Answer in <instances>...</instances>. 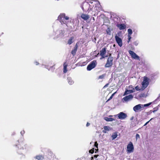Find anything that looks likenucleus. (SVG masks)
<instances>
[{
  "label": "nucleus",
  "instance_id": "473e14b6",
  "mask_svg": "<svg viewBox=\"0 0 160 160\" xmlns=\"http://www.w3.org/2000/svg\"><path fill=\"white\" fill-rule=\"evenodd\" d=\"M78 43H77L76 45H75L74 47V49H77V50L78 49Z\"/></svg>",
  "mask_w": 160,
  "mask_h": 160
},
{
  "label": "nucleus",
  "instance_id": "dca6fc26",
  "mask_svg": "<svg viewBox=\"0 0 160 160\" xmlns=\"http://www.w3.org/2000/svg\"><path fill=\"white\" fill-rule=\"evenodd\" d=\"M116 26L121 30H123L126 28V25L124 24H117Z\"/></svg>",
  "mask_w": 160,
  "mask_h": 160
},
{
  "label": "nucleus",
  "instance_id": "3c124183",
  "mask_svg": "<svg viewBox=\"0 0 160 160\" xmlns=\"http://www.w3.org/2000/svg\"><path fill=\"white\" fill-rule=\"evenodd\" d=\"M109 116L111 117H112V116L110 115V116Z\"/></svg>",
  "mask_w": 160,
  "mask_h": 160
},
{
  "label": "nucleus",
  "instance_id": "4be33fe9",
  "mask_svg": "<svg viewBox=\"0 0 160 160\" xmlns=\"http://www.w3.org/2000/svg\"><path fill=\"white\" fill-rule=\"evenodd\" d=\"M104 119L107 121L110 122V121H114L115 119L114 118H110L107 117H104Z\"/></svg>",
  "mask_w": 160,
  "mask_h": 160
},
{
  "label": "nucleus",
  "instance_id": "5701e85b",
  "mask_svg": "<svg viewBox=\"0 0 160 160\" xmlns=\"http://www.w3.org/2000/svg\"><path fill=\"white\" fill-rule=\"evenodd\" d=\"M67 65L65 63H64L63 64V72L66 73L67 71Z\"/></svg>",
  "mask_w": 160,
  "mask_h": 160
},
{
  "label": "nucleus",
  "instance_id": "c9c22d12",
  "mask_svg": "<svg viewBox=\"0 0 160 160\" xmlns=\"http://www.w3.org/2000/svg\"><path fill=\"white\" fill-rule=\"evenodd\" d=\"M136 139H137L138 138H140V135L138 134H137L136 135Z\"/></svg>",
  "mask_w": 160,
  "mask_h": 160
},
{
  "label": "nucleus",
  "instance_id": "c85d7f7f",
  "mask_svg": "<svg viewBox=\"0 0 160 160\" xmlns=\"http://www.w3.org/2000/svg\"><path fill=\"white\" fill-rule=\"evenodd\" d=\"M151 104V102L149 103L148 104L142 105L143 110L144 109V108L146 107H148Z\"/></svg>",
  "mask_w": 160,
  "mask_h": 160
},
{
  "label": "nucleus",
  "instance_id": "a18cd8bd",
  "mask_svg": "<svg viewBox=\"0 0 160 160\" xmlns=\"http://www.w3.org/2000/svg\"><path fill=\"white\" fill-rule=\"evenodd\" d=\"M108 84H107L104 86V87H107L108 85Z\"/></svg>",
  "mask_w": 160,
  "mask_h": 160
},
{
  "label": "nucleus",
  "instance_id": "b1692460",
  "mask_svg": "<svg viewBox=\"0 0 160 160\" xmlns=\"http://www.w3.org/2000/svg\"><path fill=\"white\" fill-rule=\"evenodd\" d=\"M117 136L118 134L117 133L115 132L113 133L112 136V139L114 140L117 137Z\"/></svg>",
  "mask_w": 160,
  "mask_h": 160
},
{
  "label": "nucleus",
  "instance_id": "7ed1b4c3",
  "mask_svg": "<svg viewBox=\"0 0 160 160\" xmlns=\"http://www.w3.org/2000/svg\"><path fill=\"white\" fill-rule=\"evenodd\" d=\"M69 17L66 16L64 13L61 14L58 17V19L62 24V23L66 24V22L64 21V19L66 20L69 19Z\"/></svg>",
  "mask_w": 160,
  "mask_h": 160
},
{
  "label": "nucleus",
  "instance_id": "f03ea898",
  "mask_svg": "<svg viewBox=\"0 0 160 160\" xmlns=\"http://www.w3.org/2000/svg\"><path fill=\"white\" fill-rule=\"evenodd\" d=\"M64 31L62 30H58L55 32L54 31L53 35H56L58 33L57 36L53 38V39L56 40L58 38H62L64 36Z\"/></svg>",
  "mask_w": 160,
  "mask_h": 160
},
{
  "label": "nucleus",
  "instance_id": "37998d69",
  "mask_svg": "<svg viewBox=\"0 0 160 160\" xmlns=\"http://www.w3.org/2000/svg\"><path fill=\"white\" fill-rule=\"evenodd\" d=\"M149 121H148L147 122H146V123H145V124L144 125V126H145L146 125L148 124V123L149 122Z\"/></svg>",
  "mask_w": 160,
  "mask_h": 160
},
{
  "label": "nucleus",
  "instance_id": "c756f323",
  "mask_svg": "<svg viewBox=\"0 0 160 160\" xmlns=\"http://www.w3.org/2000/svg\"><path fill=\"white\" fill-rule=\"evenodd\" d=\"M105 74H103L101 75H100L98 77V79H102L103 78L105 77Z\"/></svg>",
  "mask_w": 160,
  "mask_h": 160
},
{
  "label": "nucleus",
  "instance_id": "1a4fd4ad",
  "mask_svg": "<svg viewBox=\"0 0 160 160\" xmlns=\"http://www.w3.org/2000/svg\"><path fill=\"white\" fill-rule=\"evenodd\" d=\"M115 40L118 43V45L121 47L122 45V39L120 38L117 35H116L115 37Z\"/></svg>",
  "mask_w": 160,
  "mask_h": 160
},
{
  "label": "nucleus",
  "instance_id": "2f4dec72",
  "mask_svg": "<svg viewBox=\"0 0 160 160\" xmlns=\"http://www.w3.org/2000/svg\"><path fill=\"white\" fill-rule=\"evenodd\" d=\"M135 89L137 90V91H139L141 90V89L139 88V87L138 86H136L135 87Z\"/></svg>",
  "mask_w": 160,
  "mask_h": 160
},
{
  "label": "nucleus",
  "instance_id": "a878e982",
  "mask_svg": "<svg viewBox=\"0 0 160 160\" xmlns=\"http://www.w3.org/2000/svg\"><path fill=\"white\" fill-rule=\"evenodd\" d=\"M77 50V49L74 48L72 50L71 53L73 55V56H74L76 54Z\"/></svg>",
  "mask_w": 160,
  "mask_h": 160
},
{
  "label": "nucleus",
  "instance_id": "8fccbe9b",
  "mask_svg": "<svg viewBox=\"0 0 160 160\" xmlns=\"http://www.w3.org/2000/svg\"><path fill=\"white\" fill-rule=\"evenodd\" d=\"M52 67H53V66H51V67H50V68H52Z\"/></svg>",
  "mask_w": 160,
  "mask_h": 160
},
{
  "label": "nucleus",
  "instance_id": "aec40b11",
  "mask_svg": "<svg viewBox=\"0 0 160 160\" xmlns=\"http://www.w3.org/2000/svg\"><path fill=\"white\" fill-rule=\"evenodd\" d=\"M74 38L73 37H71L68 40L67 43L70 45L73 43L74 42Z\"/></svg>",
  "mask_w": 160,
  "mask_h": 160
},
{
  "label": "nucleus",
  "instance_id": "6ab92c4d",
  "mask_svg": "<svg viewBox=\"0 0 160 160\" xmlns=\"http://www.w3.org/2000/svg\"><path fill=\"white\" fill-rule=\"evenodd\" d=\"M104 130H102V132L104 133H106L107 131L111 130L112 128L108 126H105L103 127Z\"/></svg>",
  "mask_w": 160,
  "mask_h": 160
},
{
  "label": "nucleus",
  "instance_id": "7c9ffc66",
  "mask_svg": "<svg viewBox=\"0 0 160 160\" xmlns=\"http://www.w3.org/2000/svg\"><path fill=\"white\" fill-rule=\"evenodd\" d=\"M42 66H44L45 68L48 69V70H50V68H49L48 66V65H44V64H42Z\"/></svg>",
  "mask_w": 160,
  "mask_h": 160
},
{
  "label": "nucleus",
  "instance_id": "cd10ccee",
  "mask_svg": "<svg viewBox=\"0 0 160 160\" xmlns=\"http://www.w3.org/2000/svg\"><path fill=\"white\" fill-rule=\"evenodd\" d=\"M151 104V102L149 103L148 104L142 105L143 110L144 109V108L146 107H148Z\"/></svg>",
  "mask_w": 160,
  "mask_h": 160
},
{
  "label": "nucleus",
  "instance_id": "49530a36",
  "mask_svg": "<svg viewBox=\"0 0 160 160\" xmlns=\"http://www.w3.org/2000/svg\"><path fill=\"white\" fill-rule=\"evenodd\" d=\"M133 119V117H132L131 118H130V120H132Z\"/></svg>",
  "mask_w": 160,
  "mask_h": 160
},
{
  "label": "nucleus",
  "instance_id": "4468645a",
  "mask_svg": "<svg viewBox=\"0 0 160 160\" xmlns=\"http://www.w3.org/2000/svg\"><path fill=\"white\" fill-rule=\"evenodd\" d=\"M53 155V154L52 152L51 151H49L48 152V156L47 158V159H46L45 160H57L55 158H52V156Z\"/></svg>",
  "mask_w": 160,
  "mask_h": 160
},
{
  "label": "nucleus",
  "instance_id": "de8ad7c7",
  "mask_svg": "<svg viewBox=\"0 0 160 160\" xmlns=\"http://www.w3.org/2000/svg\"><path fill=\"white\" fill-rule=\"evenodd\" d=\"M92 20H93V21H94L95 20V18L94 17H93L92 18Z\"/></svg>",
  "mask_w": 160,
  "mask_h": 160
},
{
  "label": "nucleus",
  "instance_id": "f3484780",
  "mask_svg": "<svg viewBox=\"0 0 160 160\" xmlns=\"http://www.w3.org/2000/svg\"><path fill=\"white\" fill-rule=\"evenodd\" d=\"M81 18L84 20L86 21L89 18V15L86 14H82L81 16Z\"/></svg>",
  "mask_w": 160,
  "mask_h": 160
},
{
  "label": "nucleus",
  "instance_id": "79ce46f5",
  "mask_svg": "<svg viewBox=\"0 0 160 160\" xmlns=\"http://www.w3.org/2000/svg\"><path fill=\"white\" fill-rule=\"evenodd\" d=\"M90 125V123L88 122L86 124V126H87V127H88V126H89Z\"/></svg>",
  "mask_w": 160,
  "mask_h": 160
},
{
  "label": "nucleus",
  "instance_id": "20e7f679",
  "mask_svg": "<svg viewBox=\"0 0 160 160\" xmlns=\"http://www.w3.org/2000/svg\"><path fill=\"white\" fill-rule=\"evenodd\" d=\"M149 79L146 77H144L143 78V81L142 82V90L146 88L149 84Z\"/></svg>",
  "mask_w": 160,
  "mask_h": 160
},
{
  "label": "nucleus",
  "instance_id": "09e8293b",
  "mask_svg": "<svg viewBox=\"0 0 160 160\" xmlns=\"http://www.w3.org/2000/svg\"><path fill=\"white\" fill-rule=\"evenodd\" d=\"M115 19H117V18H115L114 19V21H115Z\"/></svg>",
  "mask_w": 160,
  "mask_h": 160
},
{
  "label": "nucleus",
  "instance_id": "c03bdc74",
  "mask_svg": "<svg viewBox=\"0 0 160 160\" xmlns=\"http://www.w3.org/2000/svg\"><path fill=\"white\" fill-rule=\"evenodd\" d=\"M98 155H95L94 156V157L95 158H97V157H98Z\"/></svg>",
  "mask_w": 160,
  "mask_h": 160
},
{
  "label": "nucleus",
  "instance_id": "ddd939ff",
  "mask_svg": "<svg viewBox=\"0 0 160 160\" xmlns=\"http://www.w3.org/2000/svg\"><path fill=\"white\" fill-rule=\"evenodd\" d=\"M48 156V153L45 155V157H43L42 155H39L36 156L35 157L36 159L38 160H45L47 159V158Z\"/></svg>",
  "mask_w": 160,
  "mask_h": 160
},
{
  "label": "nucleus",
  "instance_id": "a19ab883",
  "mask_svg": "<svg viewBox=\"0 0 160 160\" xmlns=\"http://www.w3.org/2000/svg\"><path fill=\"white\" fill-rule=\"evenodd\" d=\"M34 63L36 64V65H38L39 64V63L37 61L34 62Z\"/></svg>",
  "mask_w": 160,
  "mask_h": 160
},
{
  "label": "nucleus",
  "instance_id": "f704fd0d",
  "mask_svg": "<svg viewBox=\"0 0 160 160\" xmlns=\"http://www.w3.org/2000/svg\"><path fill=\"white\" fill-rule=\"evenodd\" d=\"M128 42L129 43L130 40V39L131 38V36H128Z\"/></svg>",
  "mask_w": 160,
  "mask_h": 160
},
{
  "label": "nucleus",
  "instance_id": "a211bd4d",
  "mask_svg": "<svg viewBox=\"0 0 160 160\" xmlns=\"http://www.w3.org/2000/svg\"><path fill=\"white\" fill-rule=\"evenodd\" d=\"M106 49L105 48H103L100 51V55L102 56V58H104V55L106 53Z\"/></svg>",
  "mask_w": 160,
  "mask_h": 160
},
{
  "label": "nucleus",
  "instance_id": "423d86ee",
  "mask_svg": "<svg viewBox=\"0 0 160 160\" xmlns=\"http://www.w3.org/2000/svg\"><path fill=\"white\" fill-rule=\"evenodd\" d=\"M97 62L96 60H94L92 61L90 64H89L87 67V69L88 71H90L93 68H94L96 66Z\"/></svg>",
  "mask_w": 160,
  "mask_h": 160
},
{
  "label": "nucleus",
  "instance_id": "412c9836",
  "mask_svg": "<svg viewBox=\"0 0 160 160\" xmlns=\"http://www.w3.org/2000/svg\"><path fill=\"white\" fill-rule=\"evenodd\" d=\"M67 80L68 83L70 85H72L74 83V81L72 80V78L70 77H68Z\"/></svg>",
  "mask_w": 160,
  "mask_h": 160
},
{
  "label": "nucleus",
  "instance_id": "f8f14e48",
  "mask_svg": "<svg viewBox=\"0 0 160 160\" xmlns=\"http://www.w3.org/2000/svg\"><path fill=\"white\" fill-rule=\"evenodd\" d=\"M117 115L118 116L119 119L121 120L125 119L127 117V114L122 112H120Z\"/></svg>",
  "mask_w": 160,
  "mask_h": 160
},
{
  "label": "nucleus",
  "instance_id": "393cba45",
  "mask_svg": "<svg viewBox=\"0 0 160 160\" xmlns=\"http://www.w3.org/2000/svg\"><path fill=\"white\" fill-rule=\"evenodd\" d=\"M111 29L110 28H108L106 31L108 35H110L111 34Z\"/></svg>",
  "mask_w": 160,
  "mask_h": 160
},
{
  "label": "nucleus",
  "instance_id": "2eb2a0df",
  "mask_svg": "<svg viewBox=\"0 0 160 160\" xmlns=\"http://www.w3.org/2000/svg\"><path fill=\"white\" fill-rule=\"evenodd\" d=\"M131 87H132L131 88H132V89L130 90H126L123 95V96H124L127 94H130L135 92V90L134 88L132 87V86H131Z\"/></svg>",
  "mask_w": 160,
  "mask_h": 160
},
{
  "label": "nucleus",
  "instance_id": "ea45409f",
  "mask_svg": "<svg viewBox=\"0 0 160 160\" xmlns=\"http://www.w3.org/2000/svg\"><path fill=\"white\" fill-rule=\"evenodd\" d=\"M25 132L24 131H22L20 133L22 135Z\"/></svg>",
  "mask_w": 160,
  "mask_h": 160
},
{
  "label": "nucleus",
  "instance_id": "9d476101",
  "mask_svg": "<svg viewBox=\"0 0 160 160\" xmlns=\"http://www.w3.org/2000/svg\"><path fill=\"white\" fill-rule=\"evenodd\" d=\"M129 53L133 58L137 60H139V57L134 52L130 50L129 51Z\"/></svg>",
  "mask_w": 160,
  "mask_h": 160
},
{
  "label": "nucleus",
  "instance_id": "f257e3e1",
  "mask_svg": "<svg viewBox=\"0 0 160 160\" xmlns=\"http://www.w3.org/2000/svg\"><path fill=\"white\" fill-rule=\"evenodd\" d=\"M89 3L90 4L87 2H83L82 8L85 12H89L92 10L93 12H95L94 14L95 16L101 9V6L99 1L97 0H90Z\"/></svg>",
  "mask_w": 160,
  "mask_h": 160
},
{
  "label": "nucleus",
  "instance_id": "72a5a7b5",
  "mask_svg": "<svg viewBox=\"0 0 160 160\" xmlns=\"http://www.w3.org/2000/svg\"><path fill=\"white\" fill-rule=\"evenodd\" d=\"M78 43H77L76 45H75L74 47V49H77V50L78 49Z\"/></svg>",
  "mask_w": 160,
  "mask_h": 160
},
{
  "label": "nucleus",
  "instance_id": "58836bf2",
  "mask_svg": "<svg viewBox=\"0 0 160 160\" xmlns=\"http://www.w3.org/2000/svg\"><path fill=\"white\" fill-rule=\"evenodd\" d=\"M134 44L135 45V46H137V45H138V43L136 41V42H134Z\"/></svg>",
  "mask_w": 160,
  "mask_h": 160
},
{
  "label": "nucleus",
  "instance_id": "39448f33",
  "mask_svg": "<svg viewBox=\"0 0 160 160\" xmlns=\"http://www.w3.org/2000/svg\"><path fill=\"white\" fill-rule=\"evenodd\" d=\"M113 58L109 56L107 60L106 63L105 65L106 68H109L112 65Z\"/></svg>",
  "mask_w": 160,
  "mask_h": 160
},
{
  "label": "nucleus",
  "instance_id": "9b49d317",
  "mask_svg": "<svg viewBox=\"0 0 160 160\" xmlns=\"http://www.w3.org/2000/svg\"><path fill=\"white\" fill-rule=\"evenodd\" d=\"M133 98V96L131 94H130L123 98L122 100L123 102H127L131 100Z\"/></svg>",
  "mask_w": 160,
  "mask_h": 160
},
{
  "label": "nucleus",
  "instance_id": "e433bc0d",
  "mask_svg": "<svg viewBox=\"0 0 160 160\" xmlns=\"http://www.w3.org/2000/svg\"><path fill=\"white\" fill-rule=\"evenodd\" d=\"M115 93V92L113 93V94H112V96L110 97V98L108 99V101H109V100L111 99H112V97L114 95V94Z\"/></svg>",
  "mask_w": 160,
  "mask_h": 160
},
{
  "label": "nucleus",
  "instance_id": "bb28decb",
  "mask_svg": "<svg viewBox=\"0 0 160 160\" xmlns=\"http://www.w3.org/2000/svg\"><path fill=\"white\" fill-rule=\"evenodd\" d=\"M128 36H131V35L132 33V30L131 29H128Z\"/></svg>",
  "mask_w": 160,
  "mask_h": 160
},
{
  "label": "nucleus",
  "instance_id": "0eeeda50",
  "mask_svg": "<svg viewBox=\"0 0 160 160\" xmlns=\"http://www.w3.org/2000/svg\"><path fill=\"white\" fill-rule=\"evenodd\" d=\"M133 110L135 112H137L143 110L142 104H139L133 108Z\"/></svg>",
  "mask_w": 160,
  "mask_h": 160
},
{
  "label": "nucleus",
  "instance_id": "6e6552de",
  "mask_svg": "<svg viewBox=\"0 0 160 160\" xmlns=\"http://www.w3.org/2000/svg\"><path fill=\"white\" fill-rule=\"evenodd\" d=\"M127 152L129 153L132 152L134 151V147L132 143L130 142L127 146Z\"/></svg>",
  "mask_w": 160,
  "mask_h": 160
},
{
  "label": "nucleus",
  "instance_id": "4c0bfd02",
  "mask_svg": "<svg viewBox=\"0 0 160 160\" xmlns=\"http://www.w3.org/2000/svg\"><path fill=\"white\" fill-rule=\"evenodd\" d=\"M94 146L96 147L97 148H98V144L97 143V142H95V144H94Z\"/></svg>",
  "mask_w": 160,
  "mask_h": 160
}]
</instances>
